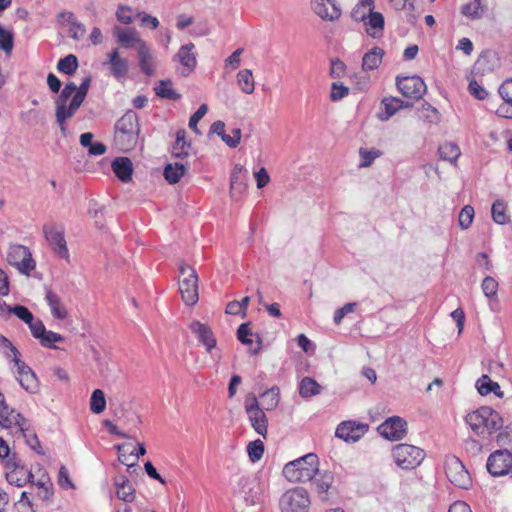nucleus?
Masks as SVG:
<instances>
[{"instance_id":"1","label":"nucleus","mask_w":512,"mask_h":512,"mask_svg":"<svg viewBox=\"0 0 512 512\" xmlns=\"http://www.w3.org/2000/svg\"><path fill=\"white\" fill-rule=\"evenodd\" d=\"M465 422L477 436L483 439H487L503 427L501 415L488 406H482L468 413Z\"/></svg>"},{"instance_id":"2","label":"nucleus","mask_w":512,"mask_h":512,"mask_svg":"<svg viewBox=\"0 0 512 512\" xmlns=\"http://www.w3.org/2000/svg\"><path fill=\"white\" fill-rule=\"evenodd\" d=\"M140 124L138 115L127 111L115 124L114 141L124 152L133 150L139 141Z\"/></svg>"},{"instance_id":"3","label":"nucleus","mask_w":512,"mask_h":512,"mask_svg":"<svg viewBox=\"0 0 512 512\" xmlns=\"http://www.w3.org/2000/svg\"><path fill=\"white\" fill-rule=\"evenodd\" d=\"M319 460L316 454L308 453L287 463L283 468V476L291 483H305L314 479L318 473Z\"/></svg>"},{"instance_id":"4","label":"nucleus","mask_w":512,"mask_h":512,"mask_svg":"<svg viewBox=\"0 0 512 512\" xmlns=\"http://www.w3.org/2000/svg\"><path fill=\"white\" fill-rule=\"evenodd\" d=\"M76 93V84L68 82L61 90L60 94L55 99V118L61 133L65 136L67 132L66 122L74 116L80 106H72V99L67 104L68 100Z\"/></svg>"},{"instance_id":"5","label":"nucleus","mask_w":512,"mask_h":512,"mask_svg":"<svg viewBox=\"0 0 512 512\" xmlns=\"http://www.w3.org/2000/svg\"><path fill=\"white\" fill-rule=\"evenodd\" d=\"M310 506V495L302 487L287 490L279 499V509L281 512H309Z\"/></svg>"},{"instance_id":"6","label":"nucleus","mask_w":512,"mask_h":512,"mask_svg":"<svg viewBox=\"0 0 512 512\" xmlns=\"http://www.w3.org/2000/svg\"><path fill=\"white\" fill-rule=\"evenodd\" d=\"M179 291L186 305H194L198 299V276L194 268L187 264L179 266Z\"/></svg>"},{"instance_id":"7","label":"nucleus","mask_w":512,"mask_h":512,"mask_svg":"<svg viewBox=\"0 0 512 512\" xmlns=\"http://www.w3.org/2000/svg\"><path fill=\"white\" fill-rule=\"evenodd\" d=\"M392 456L398 467L412 470L422 463L425 452L417 446L402 443L393 447Z\"/></svg>"},{"instance_id":"8","label":"nucleus","mask_w":512,"mask_h":512,"mask_svg":"<svg viewBox=\"0 0 512 512\" xmlns=\"http://www.w3.org/2000/svg\"><path fill=\"white\" fill-rule=\"evenodd\" d=\"M3 340L9 343V345L11 347V351L14 354L13 361L17 367L16 380L18 381L20 386L28 393H31V394L38 393L40 390V383H39V380H38L36 374L25 362H23L22 360H20L17 357V354H18L17 348L14 347L11 344V342H9L5 337H3Z\"/></svg>"},{"instance_id":"9","label":"nucleus","mask_w":512,"mask_h":512,"mask_svg":"<svg viewBox=\"0 0 512 512\" xmlns=\"http://www.w3.org/2000/svg\"><path fill=\"white\" fill-rule=\"evenodd\" d=\"M7 262L24 275H30V272L34 270L36 266L30 250L20 244L11 245L9 247Z\"/></svg>"},{"instance_id":"10","label":"nucleus","mask_w":512,"mask_h":512,"mask_svg":"<svg viewBox=\"0 0 512 512\" xmlns=\"http://www.w3.org/2000/svg\"><path fill=\"white\" fill-rule=\"evenodd\" d=\"M445 473L448 480L456 487L468 489L472 484L469 472L456 456L446 457Z\"/></svg>"},{"instance_id":"11","label":"nucleus","mask_w":512,"mask_h":512,"mask_svg":"<svg viewBox=\"0 0 512 512\" xmlns=\"http://www.w3.org/2000/svg\"><path fill=\"white\" fill-rule=\"evenodd\" d=\"M245 410L248 415L251 426L255 432L263 438L267 437L268 418L263 409L259 407L258 399L253 396L245 401Z\"/></svg>"},{"instance_id":"12","label":"nucleus","mask_w":512,"mask_h":512,"mask_svg":"<svg viewBox=\"0 0 512 512\" xmlns=\"http://www.w3.org/2000/svg\"><path fill=\"white\" fill-rule=\"evenodd\" d=\"M396 85L404 97L419 100L426 93L427 87L419 76L397 77Z\"/></svg>"},{"instance_id":"13","label":"nucleus","mask_w":512,"mask_h":512,"mask_svg":"<svg viewBox=\"0 0 512 512\" xmlns=\"http://www.w3.org/2000/svg\"><path fill=\"white\" fill-rule=\"evenodd\" d=\"M6 467L10 469V471L6 473L7 481L17 487H22L26 483L31 482L34 477L32 472L21 464V461L15 454H12L11 457L6 460Z\"/></svg>"},{"instance_id":"14","label":"nucleus","mask_w":512,"mask_h":512,"mask_svg":"<svg viewBox=\"0 0 512 512\" xmlns=\"http://www.w3.org/2000/svg\"><path fill=\"white\" fill-rule=\"evenodd\" d=\"M488 472L493 476H503L512 469V453L508 449L496 450L488 457Z\"/></svg>"},{"instance_id":"15","label":"nucleus","mask_w":512,"mask_h":512,"mask_svg":"<svg viewBox=\"0 0 512 512\" xmlns=\"http://www.w3.org/2000/svg\"><path fill=\"white\" fill-rule=\"evenodd\" d=\"M377 431L385 439L398 441L407 433V422L399 416H392L380 424Z\"/></svg>"},{"instance_id":"16","label":"nucleus","mask_w":512,"mask_h":512,"mask_svg":"<svg viewBox=\"0 0 512 512\" xmlns=\"http://www.w3.org/2000/svg\"><path fill=\"white\" fill-rule=\"evenodd\" d=\"M43 231L55 254L60 258L68 259L69 252L64 238V230L55 224H46Z\"/></svg>"},{"instance_id":"17","label":"nucleus","mask_w":512,"mask_h":512,"mask_svg":"<svg viewBox=\"0 0 512 512\" xmlns=\"http://www.w3.org/2000/svg\"><path fill=\"white\" fill-rule=\"evenodd\" d=\"M369 426L356 421H344L338 425L335 435L346 442H356L368 431Z\"/></svg>"},{"instance_id":"18","label":"nucleus","mask_w":512,"mask_h":512,"mask_svg":"<svg viewBox=\"0 0 512 512\" xmlns=\"http://www.w3.org/2000/svg\"><path fill=\"white\" fill-rule=\"evenodd\" d=\"M194 49L195 45L193 43L182 45L174 56V59L182 65L181 74L183 76L190 75L197 66V58Z\"/></svg>"},{"instance_id":"19","label":"nucleus","mask_w":512,"mask_h":512,"mask_svg":"<svg viewBox=\"0 0 512 512\" xmlns=\"http://www.w3.org/2000/svg\"><path fill=\"white\" fill-rule=\"evenodd\" d=\"M240 494L247 505H256L261 502L262 487L255 478H242L240 480Z\"/></svg>"},{"instance_id":"20","label":"nucleus","mask_w":512,"mask_h":512,"mask_svg":"<svg viewBox=\"0 0 512 512\" xmlns=\"http://www.w3.org/2000/svg\"><path fill=\"white\" fill-rule=\"evenodd\" d=\"M247 189V170L240 164L233 167L230 178V196L238 200Z\"/></svg>"},{"instance_id":"21","label":"nucleus","mask_w":512,"mask_h":512,"mask_svg":"<svg viewBox=\"0 0 512 512\" xmlns=\"http://www.w3.org/2000/svg\"><path fill=\"white\" fill-rule=\"evenodd\" d=\"M110 66V74L117 80H124L128 74L129 63L126 58H122L118 48H114L108 54V60L103 63Z\"/></svg>"},{"instance_id":"22","label":"nucleus","mask_w":512,"mask_h":512,"mask_svg":"<svg viewBox=\"0 0 512 512\" xmlns=\"http://www.w3.org/2000/svg\"><path fill=\"white\" fill-rule=\"evenodd\" d=\"M312 8L324 20L334 21L341 16L336 0H312Z\"/></svg>"},{"instance_id":"23","label":"nucleus","mask_w":512,"mask_h":512,"mask_svg":"<svg viewBox=\"0 0 512 512\" xmlns=\"http://www.w3.org/2000/svg\"><path fill=\"white\" fill-rule=\"evenodd\" d=\"M59 22L62 25H66L68 27V33L71 38L74 40H81L86 34V27L83 23L79 22L74 13L70 11H64L59 13L58 15Z\"/></svg>"},{"instance_id":"24","label":"nucleus","mask_w":512,"mask_h":512,"mask_svg":"<svg viewBox=\"0 0 512 512\" xmlns=\"http://www.w3.org/2000/svg\"><path fill=\"white\" fill-rule=\"evenodd\" d=\"M113 34L116 37L117 42L126 49L132 47L137 49V47L141 46V43H145V41L139 37V33L134 28L115 27Z\"/></svg>"},{"instance_id":"25","label":"nucleus","mask_w":512,"mask_h":512,"mask_svg":"<svg viewBox=\"0 0 512 512\" xmlns=\"http://www.w3.org/2000/svg\"><path fill=\"white\" fill-rule=\"evenodd\" d=\"M411 102H404L396 97H385L381 101V106L383 110L379 112L378 118L381 121L389 120L393 115H395L400 109L412 107Z\"/></svg>"},{"instance_id":"26","label":"nucleus","mask_w":512,"mask_h":512,"mask_svg":"<svg viewBox=\"0 0 512 512\" xmlns=\"http://www.w3.org/2000/svg\"><path fill=\"white\" fill-rule=\"evenodd\" d=\"M190 329L197 335L199 342L205 346L207 352L210 353L212 349L216 347V338L207 325L202 324L199 321H193L190 324Z\"/></svg>"},{"instance_id":"27","label":"nucleus","mask_w":512,"mask_h":512,"mask_svg":"<svg viewBox=\"0 0 512 512\" xmlns=\"http://www.w3.org/2000/svg\"><path fill=\"white\" fill-rule=\"evenodd\" d=\"M311 481L320 499L322 501H326L328 499L327 493L334 482L333 473L330 471L320 472L318 470V473H316L314 479H312Z\"/></svg>"},{"instance_id":"28","label":"nucleus","mask_w":512,"mask_h":512,"mask_svg":"<svg viewBox=\"0 0 512 512\" xmlns=\"http://www.w3.org/2000/svg\"><path fill=\"white\" fill-rule=\"evenodd\" d=\"M139 67L141 71L147 75L152 76L154 74V56L151 52L149 45L141 43L140 47H137Z\"/></svg>"},{"instance_id":"29","label":"nucleus","mask_w":512,"mask_h":512,"mask_svg":"<svg viewBox=\"0 0 512 512\" xmlns=\"http://www.w3.org/2000/svg\"><path fill=\"white\" fill-rule=\"evenodd\" d=\"M112 169L122 182H128L132 178L133 164L127 157H117L112 162Z\"/></svg>"},{"instance_id":"30","label":"nucleus","mask_w":512,"mask_h":512,"mask_svg":"<svg viewBox=\"0 0 512 512\" xmlns=\"http://www.w3.org/2000/svg\"><path fill=\"white\" fill-rule=\"evenodd\" d=\"M116 495L124 502H132L135 498V489L125 476L115 478Z\"/></svg>"},{"instance_id":"31","label":"nucleus","mask_w":512,"mask_h":512,"mask_svg":"<svg viewBox=\"0 0 512 512\" xmlns=\"http://www.w3.org/2000/svg\"><path fill=\"white\" fill-rule=\"evenodd\" d=\"M45 299L51 309V313L54 318L63 320L67 317L68 312L65 309V307L61 304L60 297L50 288H46Z\"/></svg>"},{"instance_id":"32","label":"nucleus","mask_w":512,"mask_h":512,"mask_svg":"<svg viewBox=\"0 0 512 512\" xmlns=\"http://www.w3.org/2000/svg\"><path fill=\"white\" fill-rule=\"evenodd\" d=\"M191 143L186 139V131L180 129L176 132V140L172 145L171 153L174 157L183 159L189 155Z\"/></svg>"},{"instance_id":"33","label":"nucleus","mask_w":512,"mask_h":512,"mask_svg":"<svg viewBox=\"0 0 512 512\" xmlns=\"http://www.w3.org/2000/svg\"><path fill=\"white\" fill-rule=\"evenodd\" d=\"M280 391L278 387H272L267 389L260 395L259 407L263 409V411H272L274 410L280 400Z\"/></svg>"},{"instance_id":"34","label":"nucleus","mask_w":512,"mask_h":512,"mask_svg":"<svg viewBox=\"0 0 512 512\" xmlns=\"http://www.w3.org/2000/svg\"><path fill=\"white\" fill-rule=\"evenodd\" d=\"M384 55V50L380 47H374L364 54L362 58V68L364 71H371L380 65Z\"/></svg>"},{"instance_id":"35","label":"nucleus","mask_w":512,"mask_h":512,"mask_svg":"<svg viewBox=\"0 0 512 512\" xmlns=\"http://www.w3.org/2000/svg\"><path fill=\"white\" fill-rule=\"evenodd\" d=\"M367 33L372 37H377L378 32L381 33L384 29V17L380 12H374L373 10L369 13L364 21Z\"/></svg>"},{"instance_id":"36","label":"nucleus","mask_w":512,"mask_h":512,"mask_svg":"<svg viewBox=\"0 0 512 512\" xmlns=\"http://www.w3.org/2000/svg\"><path fill=\"white\" fill-rule=\"evenodd\" d=\"M13 428H16L17 432L20 433L25 438L27 445L31 449H33L39 455L44 454L37 435L34 432H29L28 422L23 427H21L20 425H15Z\"/></svg>"},{"instance_id":"37","label":"nucleus","mask_w":512,"mask_h":512,"mask_svg":"<svg viewBox=\"0 0 512 512\" xmlns=\"http://www.w3.org/2000/svg\"><path fill=\"white\" fill-rule=\"evenodd\" d=\"M237 83L245 94H252L255 90L253 73L250 69H243L237 73Z\"/></svg>"},{"instance_id":"38","label":"nucleus","mask_w":512,"mask_h":512,"mask_svg":"<svg viewBox=\"0 0 512 512\" xmlns=\"http://www.w3.org/2000/svg\"><path fill=\"white\" fill-rule=\"evenodd\" d=\"M186 170L183 163L168 164L164 169V177L170 184H175L180 181Z\"/></svg>"},{"instance_id":"39","label":"nucleus","mask_w":512,"mask_h":512,"mask_svg":"<svg viewBox=\"0 0 512 512\" xmlns=\"http://www.w3.org/2000/svg\"><path fill=\"white\" fill-rule=\"evenodd\" d=\"M321 386L316 380L310 377H304L299 383V394L302 398H309L319 394Z\"/></svg>"},{"instance_id":"40","label":"nucleus","mask_w":512,"mask_h":512,"mask_svg":"<svg viewBox=\"0 0 512 512\" xmlns=\"http://www.w3.org/2000/svg\"><path fill=\"white\" fill-rule=\"evenodd\" d=\"M373 0H359L351 11V17L355 21H366L367 16L373 9Z\"/></svg>"},{"instance_id":"41","label":"nucleus","mask_w":512,"mask_h":512,"mask_svg":"<svg viewBox=\"0 0 512 512\" xmlns=\"http://www.w3.org/2000/svg\"><path fill=\"white\" fill-rule=\"evenodd\" d=\"M461 13L471 20H479L484 14L482 0H473L461 7Z\"/></svg>"},{"instance_id":"42","label":"nucleus","mask_w":512,"mask_h":512,"mask_svg":"<svg viewBox=\"0 0 512 512\" xmlns=\"http://www.w3.org/2000/svg\"><path fill=\"white\" fill-rule=\"evenodd\" d=\"M438 154L440 159L454 163L461 155V152L456 144L446 142L439 147Z\"/></svg>"},{"instance_id":"43","label":"nucleus","mask_w":512,"mask_h":512,"mask_svg":"<svg viewBox=\"0 0 512 512\" xmlns=\"http://www.w3.org/2000/svg\"><path fill=\"white\" fill-rule=\"evenodd\" d=\"M154 90L157 96L164 99L178 100L181 98V95L173 89L170 80H161Z\"/></svg>"},{"instance_id":"44","label":"nucleus","mask_w":512,"mask_h":512,"mask_svg":"<svg viewBox=\"0 0 512 512\" xmlns=\"http://www.w3.org/2000/svg\"><path fill=\"white\" fill-rule=\"evenodd\" d=\"M491 214L493 221L497 224L504 225L510 221V217L506 213V204L502 200H496L492 204Z\"/></svg>"},{"instance_id":"45","label":"nucleus","mask_w":512,"mask_h":512,"mask_svg":"<svg viewBox=\"0 0 512 512\" xmlns=\"http://www.w3.org/2000/svg\"><path fill=\"white\" fill-rule=\"evenodd\" d=\"M78 68V59L75 55L69 54L58 61L57 69L61 73L73 75Z\"/></svg>"},{"instance_id":"46","label":"nucleus","mask_w":512,"mask_h":512,"mask_svg":"<svg viewBox=\"0 0 512 512\" xmlns=\"http://www.w3.org/2000/svg\"><path fill=\"white\" fill-rule=\"evenodd\" d=\"M106 408L105 394L101 389H96L92 392L90 398V410L94 414L102 413Z\"/></svg>"},{"instance_id":"47","label":"nucleus","mask_w":512,"mask_h":512,"mask_svg":"<svg viewBox=\"0 0 512 512\" xmlns=\"http://www.w3.org/2000/svg\"><path fill=\"white\" fill-rule=\"evenodd\" d=\"M91 83L90 77H85L79 86L76 85V93L72 98V106H81L84 102Z\"/></svg>"},{"instance_id":"48","label":"nucleus","mask_w":512,"mask_h":512,"mask_svg":"<svg viewBox=\"0 0 512 512\" xmlns=\"http://www.w3.org/2000/svg\"><path fill=\"white\" fill-rule=\"evenodd\" d=\"M3 305L8 313L14 314L16 317H18L20 320H22L26 324L30 323L34 318L31 311L25 306H22V305L10 306V305H6L5 303Z\"/></svg>"},{"instance_id":"49","label":"nucleus","mask_w":512,"mask_h":512,"mask_svg":"<svg viewBox=\"0 0 512 512\" xmlns=\"http://www.w3.org/2000/svg\"><path fill=\"white\" fill-rule=\"evenodd\" d=\"M128 444H119L116 446L118 450L119 461L128 468L136 467V459H133L134 450H127Z\"/></svg>"},{"instance_id":"50","label":"nucleus","mask_w":512,"mask_h":512,"mask_svg":"<svg viewBox=\"0 0 512 512\" xmlns=\"http://www.w3.org/2000/svg\"><path fill=\"white\" fill-rule=\"evenodd\" d=\"M14 46V35L0 24V49L7 55L11 54Z\"/></svg>"},{"instance_id":"51","label":"nucleus","mask_w":512,"mask_h":512,"mask_svg":"<svg viewBox=\"0 0 512 512\" xmlns=\"http://www.w3.org/2000/svg\"><path fill=\"white\" fill-rule=\"evenodd\" d=\"M247 452L252 462L259 461L264 454V443L260 440H254L247 445Z\"/></svg>"},{"instance_id":"52","label":"nucleus","mask_w":512,"mask_h":512,"mask_svg":"<svg viewBox=\"0 0 512 512\" xmlns=\"http://www.w3.org/2000/svg\"><path fill=\"white\" fill-rule=\"evenodd\" d=\"M359 155L361 157V162L359 167H369L373 161L381 155V152L377 149L367 150L364 148H360Z\"/></svg>"},{"instance_id":"53","label":"nucleus","mask_w":512,"mask_h":512,"mask_svg":"<svg viewBox=\"0 0 512 512\" xmlns=\"http://www.w3.org/2000/svg\"><path fill=\"white\" fill-rule=\"evenodd\" d=\"M474 218V208L470 205L464 206L459 213V225L462 229H468Z\"/></svg>"},{"instance_id":"54","label":"nucleus","mask_w":512,"mask_h":512,"mask_svg":"<svg viewBox=\"0 0 512 512\" xmlns=\"http://www.w3.org/2000/svg\"><path fill=\"white\" fill-rule=\"evenodd\" d=\"M349 94V88L342 83L333 82L331 85L330 99L333 102L342 100Z\"/></svg>"},{"instance_id":"55","label":"nucleus","mask_w":512,"mask_h":512,"mask_svg":"<svg viewBox=\"0 0 512 512\" xmlns=\"http://www.w3.org/2000/svg\"><path fill=\"white\" fill-rule=\"evenodd\" d=\"M496 441L499 446H508L512 450V422L497 435Z\"/></svg>"},{"instance_id":"56","label":"nucleus","mask_w":512,"mask_h":512,"mask_svg":"<svg viewBox=\"0 0 512 512\" xmlns=\"http://www.w3.org/2000/svg\"><path fill=\"white\" fill-rule=\"evenodd\" d=\"M207 111L208 106L206 104H202L189 119V128L192 129L197 134H200L197 124L206 115Z\"/></svg>"},{"instance_id":"57","label":"nucleus","mask_w":512,"mask_h":512,"mask_svg":"<svg viewBox=\"0 0 512 512\" xmlns=\"http://www.w3.org/2000/svg\"><path fill=\"white\" fill-rule=\"evenodd\" d=\"M62 341H64V337L61 334L46 330L44 336L40 340V343L42 346L47 348H56L53 344Z\"/></svg>"},{"instance_id":"58","label":"nucleus","mask_w":512,"mask_h":512,"mask_svg":"<svg viewBox=\"0 0 512 512\" xmlns=\"http://www.w3.org/2000/svg\"><path fill=\"white\" fill-rule=\"evenodd\" d=\"M251 336H252V332H251V329L249 328L248 323H243L238 327L237 338L241 343H243L245 345H252L253 340H252Z\"/></svg>"},{"instance_id":"59","label":"nucleus","mask_w":512,"mask_h":512,"mask_svg":"<svg viewBox=\"0 0 512 512\" xmlns=\"http://www.w3.org/2000/svg\"><path fill=\"white\" fill-rule=\"evenodd\" d=\"M482 290H483V293L485 294V296L487 297H493L496 295L497 293V289H498V283L497 281L492 278V277H485L484 280L482 281Z\"/></svg>"},{"instance_id":"60","label":"nucleus","mask_w":512,"mask_h":512,"mask_svg":"<svg viewBox=\"0 0 512 512\" xmlns=\"http://www.w3.org/2000/svg\"><path fill=\"white\" fill-rule=\"evenodd\" d=\"M357 304L354 303V302H350V303H346L344 306H342L341 308L337 309L334 313V323L339 325L341 323V321L343 320V318L349 314V313H352L355 311V308H356Z\"/></svg>"},{"instance_id":"61","label":"nucleus","mask_w":512,"mask_h":512,"mask_svg":"<svg viewBox=\"0 0 512 512\" xmlns=\"http://www.w3.org/2000/svg\"><path fill=\"white\" fill-rule=\"evenodd\" d=\"M14 512H34L32 503L27 496V492H22L20 500L14 505Z\"/></svg>"},{"instance_id":"62","label":"nucleus","mask_w":512,"mask_h":512,"mask_svg":"<svg viewBox=\"0 0 512 512\" xmlns=\"http://www.w3.org/2000/svg\"><path fill=\"white\" fill-rule=\"evenodd\" d=\"M233 136L228 134H223L222 141L230 148H236L241 140L242 132L239 128H234L232 130Z\"/></svg>"},{"instance_id":"63","label":"nucleus","mask_w":512,"mask_h":512,"mask_svg":"<svg viewBox=\"0 0 512 512\" xmlns=\"http://www.w3.org/2000/svg\"><path fill=\"white\" fill-rule=\"evenodd\" d=\"M28 326L30 328V331H31L33 337L41 340L46 332V328H45L43 322L39 319L35 320L33 318V320L30 323H28Z\"/></svg>"},{"instance_id":"64","label":"nucleus","mask_w":512,"mask_h":512,"mask_svg":"<svg viewBox=\"0 0 512 512\" xmlns=\"http://www.w3.org/2000/svg\"><path fill=\"white\" fill-rule=\"evenodd\" d=\"M346 71V65L339 59L331 60L330 75L333 78H341Z\"/></svg>"}]
</instances>
